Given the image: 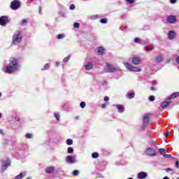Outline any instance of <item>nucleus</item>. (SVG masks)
I'll list each match as a JSON object with an SVG mask.
<instances>
[{
  "instance_id": "31",
  "label": "nucleus",
  "mask_w": 179,
  "mask_h": 179,
  "mask_svg": "<svg viewBox=\"0 0 179 179\" xmlns=\"http://www.w3.org/2000/svg\"><path fill=\"white\" fill-rule=\"evenodd\" d=\"M50 68V64H45V66H43V71H45Z\"/></svg>"
},
{
  "instance_id": "24",
  "label": "nucleus",
  "mask_w": 179,
  "mask_h": 179,
  "mask_svg": "<svg viewBox=\"0 0 179 179\" xmlns=\"http://www.w3.org/2000/svg\"><path fill=\"white\" fill-rule=\"evenodd\" d=\"M66 145H71L73 144V141L71 138H69L66 140Z\"/></svg>"
},
{
  "instance_id": "13",
  "label": "nucleus",
  "mask_w": 179,
  "mask_h": 179,
  "mask_svg": "<svg viewBox=\"0 0 179 179\" xmlns=\"http://www.w3.org/2000/svg\"><path fill=\"white\" fill-rule=\"evenodd\" d=\"M148 178V173L146 172H140L138 174V179H144Z\"/></svg>"
},
{
  "instance_id": "20",
  "label": "nucleus",
  "mask_w": 179,
  "mask_h": 179,
  "mask_svg": "<svg viewBox=\"0 0 179 179\" xmlns=\"http://www.w3.org/2000/svg\"><path fill=\"white\" fill-rule=\"evenodd\" d=\"M25 176H26V172H22L19 175H17V176H15V179H22L23 178V177H25Z\"/></svg>"
},
{
  "instance_id": "2",
  "label": "nucleus",
  "mask_w": 179,
  "mask_h": 179,
  "mask_svg": "<svg viewBox=\"0 0 179 179\" xmlns=\"http://www.w3.org/2000/svg\"><path fill=\"white\" fill-rule=\"evenodd\" d=\"M123 64L127 68V69H129V71H131V72H141L142 71V69L132 66L128 62H124Z\"/></svg>"
},
{
  "instance_id": "62",
  "label": "nucleus",
  "mask_w": 179,
  "mask_h": 179,
  "mask_svg": "<svg viewBox=\"0 0 179 179\" xmlns=\"http://www.w3.org/2000/svg\"><path fill=\"white\" fill-rule=\"evenodd\" d=\"M31 1H33V0H31Z\"/></svg>"
},
{
  "instance_id": "50",
  "label": "nucleus",
  "mask_w": 179,
  "mask_h": 179,
  "mask_svg": "<svg viewBox=\"0 0 179 179\" xmlns=\"http://www.w3.org/2000/svg\"><path fill=\"white\" fill-rule=\"evenodd\" d=\"M0 134H1V135H5V133H3V130L0 129Z\"/></svg>"
},
{
  "instance_id": "54",
  "label": "nucleus",
  "mask_w": 179,
  "mask_h": 179,
  "mask_svg": "<svg viewBox=\"0 0 179 179\" xmlns=\"http://www.w3.org/2000/svg\"><path fill=\"white\" fill-rule=\"evenodd\" d=\"M93 19H97V15H94Z\"/></svg>"
},
{
  "instance_id": "51",
  "label": "nucleus",
  "mask_w": 179,
  "mask_h": 179,
  "mask_svg": "<svg viewBox=\"0 0 179 179\" xmlns=\"http://www.w3.org/2000/svg\"><path fill=\"white\" fill-rule=\"evenodd\" d=\"M168 135H170V132L169 131L164 134V136H168Z\"/></svg>"
},
{
  "instance_id": "57",
  "label": "nucleus",
  "mask_w": 179,
  "mask_h": 179,
  "mask_svg": "<svg viewBox=\"0 0 179 179\" xmlns=\"http://www.w3.org/2000/svg\"><path fill=\"white\" fill-rule=\"evenodd\" d=\"M149 48H150V51H152V50H153L152 47H149Z\"/></svg>"
},
{
  "instance_id": "39",
  "label": "nucleus",
  "mask_w": 179,
  "mask_h": 179,
  "mask_svg": "<svg viewBox=\"0 0 179 179\" xmlns=\"http://www.w3.org/2000/svg\"><path fill=\"white\" fill-rule=\"evenodd\" d=\"M141 41V39L139 38H136L134 39V43H139Z\"/></svg>"
},
{
  "instance_id": "16",
  "label": "nucleus",
  "mask_w": 179,
  "mask_h": 179,
  "mask_svg": "<svg viewBox=\"0 0 179 179\" xmlns=\"http://www.w3.org/2000/svg\"><path fill=\"white\" fill-rule=\"evenodd\" d=\"M171 103V101H164L161 103V107L162 108H166Z\"/></svg>"
},
{
  "instance_id": "9",
  "label": "nucleus",
  "mask_w": 179,
  "mask_h": 179,
  "mask_svg": "<svg viewBox=\"0 0 179 179\" xmlns=\"http://www.w3.org/2000/svg\"><path fill=\"white\" fill-rule=\"evenodd\" d=\"M167 22L171 24H174V23H177V18L174 15H169L167 17Z\"/></svg>"
},
{
  "instance_id": "29",
  "label": "nucleus",
  "mask_w": 179,
  "mask_h": 179,
  "mask_svg": "<svg viewBox=\"0 0 179 179\" xmlns=\"http://www.w3.org/2000/svg\"><path fill=\"white\" fill-rule=\"evenodd\" d=\"M100 22L103 24H106L107 22H108V20L107 18H103L100 20Z\"/></svg>"
},
{
  "instance_id": "56",
  "label": "nucleus",
  "mask_w": 179,
  "mask_h": 179,
  "mask_svg": "<svg viewBox=\"0 0 179 179\" xmlns=\"http://www.w3.org/2000/svg\"><path fill=\"white\" fill-rule=\"evenodd\" d=\"M39 13H41V7H39Z\"/></svg>"
},
{
  "instance_id": "61",
  "label": "nucleus",
  "mask_w": 179,
  "mask_h": 179,
  "mask_svg": "<svg viewBox=\"0 0 179 179\" xmlns=\"http://www.w3.org/2000/svg\"><path fill=\"white\" fill-rule=\"evenodd\" d=\"M27 179H31V178H27Z\"/></svg>"
},
{
  "instance_id": "14",
  "label": "nucleus",
  "mask_w": 179,
  "mask_h": 179,
  "mask_svg": "<svg viewBox=\"0 0 179 179\" xmlns=\"http://www.w3.org/2000/svg\"><path fill=\"white\" fill-rule=\"evenodd\" d=\"M93 66H94V64H93V63H88L85 66V69L87 71H91V69H93Z\"/></svg>"
},
{
  "instance_id": "44",
  "label": "nucleus",
  "mask_w": 179,
  "mask_h": 179,
  "mask_svg": "<svg viewBox=\"0 0 179 179\" xmlns=\"http://www.w3.org/2000/svg\"><path fill=\"white\" fill-rule=\"evenodd\" d=\"M61 64L59 62H55V66H59Z\"/></svg>"
},
{
  "instance_id": "8",
  "label": "nucleus",
  "mask_w": 179,
  "mask_h": 179,
  "mask_svg": "<svg viewBox=\"0 0 179 179\" xmlns=\"http://www.w3.org/2000/svg\"><path fill=\"white\" fill-rule=\"evenodd\" d=\"M145 155H148V156H156V150L150 148H146Z\"/></svg>"
},
{
  "instance_id": "43",
  "label": "nucleus",
  "mask_w": 179,
  "mask_h": 179,
  "mask_svg": "<svg viewBox=\"0 0 179 179\" xmlns=\"http://www.w3.org/2000/svg\"><path fill=\"white\" fill-rule=\"evenodd\" d=\"M129 3H134V0H126Z\"/></svg>"
},
{
  "instance_id": "5",
  "label": "nucleus",
  "mask_w": 179,
  "mask_h": 179,
  "mask_svg": "<svg viewBox=\"0 0 179 179\" xmlns=\"http://www.w3.org/2000/svg\"><path fill=\"white\" fill-rule=\"evenodd\" d=\"M10 8L13 10H16L20 8V2L18 0H14L11 2Z\"/></svg>"
},
{
  "instance_id": "55",
  "label": "nucleus",
  "mask_w": 179,
  "mask_h": 179,
  "mask_svg": "<svg viewBox=\"0 0 179 179\" xmlns=\"http://www.w3.org/2000/svg\"><path fill=\"white\" fill-rule=\"evenodd\" d=\"M151 90H156V88L155 87H151Z\"/></svg>"
},
{
  "instance_id": "6",
  "label": "nucleus",
  "mask_w": 179,
  "mask_h": 179,
  "mask_svg": "<svg viewBox=\"0 0 179 179\" xmlns=\"http://www.w3.org/2000/svg\"><path fill=\"white\" fill-rule=\"evenodd\" d=\"M10 20L8 16H1L0 17V26H6L9 23Z\"/></svg>"
},
{
  "instance_id": "52",
  "label": "nucleus",
  "mask_w": 179,
  "mask_h": 179,
  "mask_svg": "<svg viewBox=\"0 0 179 179\" xmlns=\"http://www.w3.org/2000/svg\"><path fill=\"white\" fill-rule=\"evenodd\" d=\"M166 170L167 171H173V169H171V168H168Z\"/></svg>"
},
{
  "instance_id": "32",
  "label": "nucleus",
  "mask_w": 179,
  "mask_h": 179,
  "mask_svg": "<svg viewBox=\"0 0 179 179\" xmlns=\"http://www.w3.org/2000/svg\"><path fill=\"white\" fill-rule=\"evenodd\" d=\"M26 138H27V139H31V138H33V134H27Z\"/></svg>"
},
{
  "instance_id": "60",
  "label": "nucleus",
  "mask_w": 179,
  "mask_h": 179,
  "mask_svg": "<svg viewBox=\"0 0 179 179\" xmlns=\"http://www.w3.org/2000/svg\"><path fill=\"white\" fill-rule=\"evenodd\" d=\"M1 96H2V93H0V97H1Z\"/></svg>"
},
{
  "instance_id": "42",
  "label": "nucleus",
  "mask_w": 179,
  "mask_h": 179,
  "mask_svg": "<svg viewBox=\"0 0 179 179\" xmlns=\"http://www.w3.org/2000/svg\"><path fill=\"white\" fill-rule=\"evenodd\" d=\"M108 100H110V98L108 96L104 97V101H108Z\"/></svg>"
},
{
  "instance_id": "35",
  "label": "nucleus",
  "mask_w": 179,
  "mask_h": 179,
  "mask_svg": "<svg viewBox=\"0 0 179 179\" xmlns=\"http://www.w3.org/2000/svg\"><path fill=\"white\" fill-rule=\"evenodd\" d=\"M80 106L81 108H85L86 103L85 102H81L80 103Z\"/></svg>"
},
{
  "instance_id": "1",
  "label": "nucleus",
  "mask_w": 179,
  "mask_h": 179,
  "mask_svg": "<svg viewBox=\"0 0 179 179\" xmlns=\"http://www.w3.org/2000/svg\"><path fill=\"white\" fill-rule=\"evenodd\" d=\"M20 70V65L17 63V59L11 57L9 59V65L6 66L4 72H6V73H13V72H16Z\"/></svg>"
},
{
  "instance_id": "25",
  "label": "nucleus",
  "mask_w": 179,
  "mask_h": 179,
  "mask_svg": "<svg viewBox=\"0 0 179 179\" xmlns=\"http://www.w3.org/2000/svg\"><path fill=\"white\" fill-rule=\"evenodd\" d=\"M159 153H161V155H162L163 156H164V155H166V150L164 148H160L159 150Z\"/></svg>"
},
{
  "instance_id": "59",
  "label": "nucleus",
  "mask_w": 179,
  "mask_h": 179,
  "mask_svg": "<svg viewBox=\"0 0 179 179\" xmlns=\"http://www.w3.org/2000/svg\"><path fill=\"white\" fill-rule=\"evenodd\" d=\"M1 117H2V113H0V118H1Z\"/></svg>"
},
{
  "instance_id": "34",
  "label": "nucleus",
  "mask_w": 179,
  "mask_h": 179,
  "mask_svg": "<svg viewBox=\"0 0 179 179\" xmlns=\"http://www.w3.org/2000/svg\"><path fill=\"white\" fill-rule=\"evenodd\" d=\"M69 58H71V55H69L68 57H65L63 59L64 62H68V61H69Z\"/></svg>"
},
{
  "instance_id": "47",
  "label": "nucleus",
  "mask_w": 179,
  "mask_h": 179,
  "mask_svg": "<svg viewBox=\"0 0 179 179\" xmlns=\"http://www.w3.org/2000/svg\"><path fill=\"white\" fill-rule=\"evenodd\" d=\"M22 23H27V20L23 19V20H22Z\"/></svg>"
},
{
  "instance_id": "30",
  "label": "nucleus",
  "mask_w": 179,
  "mask_h": 179,
  "mask_svg": "<svg viewBox=\"0 0 179 179\" xmlns=\"http://www.w3.org/2000/svg\"><path fill=\"white\" fill-rule=\"evenodd\" d=\"M73 176H74L75 177H76V176H79V171L75 170V171L73 172Z\"/></svg>"
},
{
  "instance_id": "45",
  "label": "nucleus",
  "mask_w": 179,
  "mask_h": 179,
  "mask_svg": "<svg viewBox=\"0 0 179 179\" xmlns=\"http://www.w3.org/2000/svg\"><path fill=\"white\" fill-rule=\"evenodd\" d=\"M101 107H102V108H106V107H107V104L103 103L101 105Z\"/></svg>"
},
{
  "instance_id": "3",
  "label": "nucleus",
  "mask_w": 179,
  "mask_h": 179,
  "mask_svg": "<svg viewBox=\"0 0 179 179\" xmlns=\"http://www.w3.org/2000/svg\"><path fill=\"white\" fill-rule=\"evenodd\" d=\"M22 41V35L18 31L13 36V44H19Z\"/></svg>"
},
{
  "instance_id": "28",
  "label": "nucleus",
  "mask_w": 179,
  "mask_h": 179,
  "mask_svg": "<svg viewBox=\"0 0 179 179\" xmlns=\"http://www.w3.org/2000/svg\"><path fill=\"white\" fill-rule=\"evenodd\" d=\"M64 37H65V34H60L57 35V38L59 40H61L62 38H64Z\"/></svg>"
},
{
  "instance_id": "18",
  "label": "nucleus",
  "mask_w": 179,
  "mask_h": 179,
  "mask_svg": "<svg viewBox=\"0 0 179 179\" xmlns=\"http://www.w3.org/2000/svg\"><path fill=\"white\" fill-rule=\"evenodd\" d=\"M99 55H103L104 52V48L103 46H100L98 48V51H97Z\"/></svg>"
},
{
  "instance_id": "36",
  "label": "nucleus",
  "mask_w": 179,
  "mask_h": 179,
  "mask_svg": "<svg viewBox=\"0 0 179 179\" xmlns=\"http://www.w3.org/2000/svg\"><path fill=\"white\" fill-rule=\"evenodd\" d=\"M164 157H166V158H168V159H171V155H170V154H165V155H164Z\"/></svg>"
},
{
  "instance_id": "38",
  "label": "nucleus",
  "mask_w": 179,
  "mask_h": 179,
  "mask_svg": "<svg viewBox=\"0 0 179 179\" xmlns=\"http://www.w3.org/2000/svg\"><path fill=\"white\" fill-rule=\"evenodd\" d=\"M150 101H155V96H150L149 97Z\"/></svg>"
},
{
  "instance_id": "41",
  "label": "nucleus",
  "mask_w": 179,
  "mask_h": 179,
  "mask_svg": "<svg viewBox=\"0 0 179 179\" xmlns=\"http://www.w3.org/2000/svg\"><path fill=\"white\" fill-rule=\"evenodd\" d=\"M176 167L177 169H179V162H178V161H176Z\"/></svg>"
},
{
  "instance_id": "40",
  "label": "nucleus",
  "mask_w": 179,
  "mask_h": 179,
  "mask_svg": "<svg viewBox=\"0 0 179 179\" xmlns=\"http://www.w3.org/2000/svg\"><path fill=\"white\" fill-rule=\"evenodd\" d=\"M55 117L56 120H59V115L58 113H55Z\"/></svg>"
},
{
  "instance_id": "46",
  "label": "nucleus",
  "mask_w": 179,
  "mask_h": 179,
  "mask_svg": "<svg viewBox=\"0 0 179 179\" xmlns=\"http://www.w3.org/2000/svg\"><path fill=\"white\" fill-rule=\"evenodd\" d=\"M170 2L171 3H176V2H177V0H170Z\"/></svg>"
},
{
  "instance_id": "33",
  "label": "nucleus",
  "mask_w": 179,
  "mask_h": 179,
  "mask_svg": "<svg viewBox=\"0 0 179 179\" xmlns=\"http://www.w3.org/2000/svg\"><path fill=\"white\" fill-rule=\"evenodd\" d=\"M73 26H74L75 29H79L80 24H79L78 22H75Z\"/></svg>"
},
{
  "instance_id": "12",
  "label": "nucleus",
  "mask_w": 179,
  "mask_h": 179,
  "mask_svg": "<svg viewBox=\"0 0 179 179\" xmlns=\"http://www.w3.org/2000/svg\"><path fill=\"white\" fill-rule=\"evenodd\" d=\"M168 38H169V40L176 38V32L174 31H169L168 33Z\"/></svg>"
},
{
  "instance_id": "19",
  "label": "nucleus",
  "mask_w": 179,
  "mask_h": 179,
  "mask_svg": "<svg viewBox=\"0 0 179 179\" xmlns=\"http://www.w3.org/2000/svg\"><path fill=\"white\" fill-rule=\"evenodd\" d=\"M55 168L53 166H49L45 169V172L48 173H51L54 171Z\"/></svg>"
},
{
  "instance_id": "4",
  "label": "nucleus",
  "mask_w": 179,
  "mask_h": 179,
  "mask_svg": "<svg viewBox=\"0 0 179 179\" xmlns=\"http://www.w3.org/2000/svg\"><path fill=\"white\" fill-rule=\"evenodd\" d=\"M117 71V68L112 64H106V66L105 67V72L108 73H112L113 72H115Z\"/></svg>"
},
{
  "instance_id": "49",
  "label": "nucleus",
  "mask_w": 179,
  "mask_h": 179,
  "mask_svg": "<svg viewBox=\"0 0 179 179\" xmlns=\"http://www.w3.org/2000/svg\"><path fill=\"white\" fill-rule=\"evenodd\" d=\"M176 62L179 64V56L176 57Z\"/></svg>"
},
{
  "instance_id": "58",
  "label": "nucleus",
  "mask_w": 179,
  "mask_h": 179,
  "mask_svg": "<svg viewBox=\"0 0 179 179\" xmlns=\"http://www.w3.org/2000/svg\"><path fill=\"white\" fill-rule=\"evenodd\" d=\"M163 179H170V178H169V177L167 176H165Z\"/></svg>"
},
{
  "instance_id": "17",
  "label": "nucleus",
  "mask_w": 179,
  "mask_h": 179,
  "mask_svg": "<svg viewBox=\"0 0 179 179\" xmlns=\"http://www.w3.org/2000/svg\"><path fill=\"white\" fill-rule=\"evenodd\" d=\"M127 99H134L135 97V92H129L127 94Z\"/></svg>"
},
{
  "instance_id": "48",
  "label": "nucleus",
  "mask_w": 179,
  "mask_h": 179,
  "mask_svg": "<svg viewBox=\"0 0 179 179\" xmlns=\"http://www.w3.org/2000/svg\"><path fill=\"white\" fill-rule=\"evenodd\" d=\"M141 44H148V41H141Z\"/></svg>"
},
{
  "instance_id": "53",
  "label": "nucleus",
  "mask_w": 179,
  "mask_h": 179,
  "mask_svg": "<svg viewBox=\"0 0 179 179\" xmlns=\"http://www.w3.org/2000/svg\"><path fill=\"white\" fill-rule=\"evenodd\" d=\"M150 49L149 47H146V51H150Z\"/></svg>"
},
{
  "instance_id": "15",
  "label": "nucleus",
  "mask_w": 179,
  "mask_h": 179,
  "mask_svg": "<svg viewBox=\"0 0 179 179\" xmlns=\"http://www.w3.org/2000/svg\"><path fill=\"white\" fill-rule=\"evenodd\" d=\"M178 96H179V92H175V93L172 94L171 96H169L167 100H171V99H176V97H178Z\"/></svg>"
},
{
  "instance_id": "21",
  "label": "nucleus",
  "mask_w": 179,
  "mask_h": 179,
  "mask_svg": "<svg viewBox=\"0 0 179 179\" xmlns=\"http://www.w3.org/2000/svg\"><path fill=\"white\" fill-rule=\"evenodd\" d=\"M116 108H117V110H119L120 113H124V106H122V105H117Z\"/></svg>"
},
{
  "instance_id": "26",
  "label": "nucleus",
  "mask_w": 179,
  "mask_h": 179,
  "mask_svg": "<svg viewBox=\"0 0 179 179\" xmlns=\"http://www.w3.org/2000/svg\"><path fill=\"white\" fill-rule=\"evenodd\" d=\"M92 159H97V157H99V153H97V152L92 153Z\"/></svg>"
},
{
  "instance_id": "11",
  "label": "nucleus",
  "mask_w": 179,
  "mask_h": 179,
  "mask_svg": "<svg viewBox=\"0 0 179 179\" xmlns=\"http://www.w3.org/2000/svg\"><path fill=\"white\" fill-rule=\"evenodd\" d=\"M66 163H70L71 164H73V163H76V159L73 158V157L69 155L66 159Z\"/></svg>"
},
{
  "instance_id": "27",
  "label": "nucleus",
  "mask_w": 179,
  "mask_h": 179,
  "mask_svg": "<svg viewBox=\"0 0 179 179\" xmlns=\"http://www.w3.org/2000/svg\"><path fill=\"white\" fill-rule=\"evenodd\" d=\"M67 152H68V153H70V154L73 153V148H72V147H69V148H68V150H67Z\"/></svg>"
},
{
  "instance_id": "7",
  "label": "nucleus",
  "mask_w": 179,
  "mask_h": 179,
  "mask_svg": "<svg viewBox=\"0 0 179 179\" xmlns=\"http://www.w3.org/2000/svg\"><path fill=\"white\" fill-rule=\"evenodd\" d=\"M10 166V161L7 160V161H3L1 163V171H5L8 167Z\"/></svg>"
},
{
  "instance_id": "10",
  "label": "nucleus",
  "mask_w": 179,
  "mask_h": 179,
  "mask_svg": "<svg viewBox=\"0 0 179 179\" xmlns=\"http://www.w3.org/2000/svg\"><path fill=\"white\" fill-rule=\"evenodd\" d=\"M131 62L134 65H139L141 64V57L138 56H134L131 58Z\"/></svg>"
},
{
  "instance_id": "23",
  "label": "nucleus",
  "mask_w": 179,
  "mask_h": 179,
  "mask_svg": "<svg viewBox=\"0 0 179 179\" xmlns=\"http://www.w3.org/2000/svg\"><path fill=\"white\" fill-rule=\"evenodd\" d=\"M155 60H156L157 62H162L163 57H162L160 55L157 56V57H155Z\"/></svg>"
},
{
  "instance_id": "22",
  "label": "nucleus",
  "mask_w": 179,
  "mask_h": 179,
  "mask_svg": "<svg viewBox=\"0 0 179 179\" xmlns=\"http://www.w3.org/2000/svg\"><path fill=\"white\" fill-rule=\"evenodd\" d=\"M150 118H149V114H145L143 117V122L148 124L149 122Z\"/></svg>"
},
{
  "instance_id": "37",
  "label": "nucleus",
  "mask_w": 179,
  "mask_h": 179,
  "mask_svg": "<svg viewBox=\"0 0 179 179\" xmlns=\"http://www.w3.org/2000/svg\"><path fill=\"white\" fill-rule=\"evenodd\" d=\"M69 9H71V10H73L75 9V5L71 4L69 6Z\"/></svg>"
}]
</instances>
